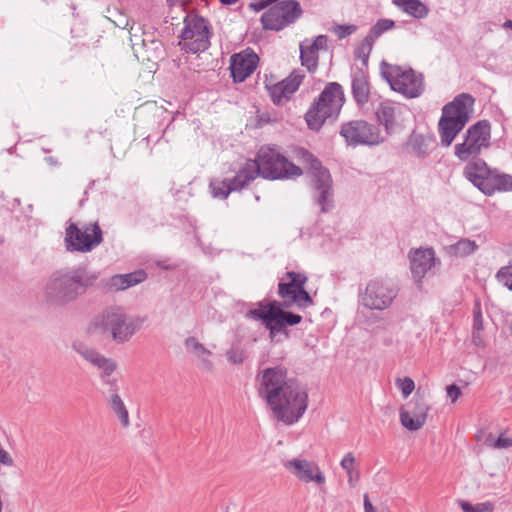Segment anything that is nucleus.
<instances>
[{
  "mask_svg": "<svg viewBox=\"0 0 512 512\" xmlns=\"http://www.w3.org/2000/svg\"><path fill=\"white\" fill-rule=\"evenodd\" d=\"M137 319L129 316L122 307L105 309L96 319L95 326L108 334L118 344L128 342L139 329Z\"/></svg>",
  "mask_w": 512,
  "mask_h": 512,
  "instance_id": "obj_9",
  "label": "nucleus"
},
{
  "mask_svg": "<svg viewBox=\"0 0 512 512\" xmlns=\"http://www.w3.org/2000/svg\"><path fill=\"white\" fill-rule=\"evenodd\" d=\"M146 278V272L139 269L131 273L117 274L110 277L106 286L111 291H122L143 282Z\"/></svg>",
  "mask_w": 512,
  "mask_h": 512,
  "instance_id": "obj_29",
  "label": "nucleus"
},
{
  "mask_svg": "<svg viewBox=\"0 0 512 512\" xmlns=\"http://www.w3.org/2000/svg\"><path fill=\"white\" fill-rule=\"evenodd\" d=\"M226 358L232 364H242L247 358V352L240 346H232L226 352Z\"/></svg>",
  "mask_w": 512,
  "mask_h": 512,
  "instance_id": "obj_36",
  "label": "nucleus"
},
{
  "mask_svg": "<svg viewBox=\"0 0 512 512\" xmlns=\"http://www.w3.org/2000/svg\"><path fill=\"white\" fill-rule=\"evenodd\" d=\"M435 263L432 248L418 249L410 255V269L415 278L422 279Z\"/></svg>",
  "mask_w": 512,
  "mask_h": 512,
  "instance_id": "obj_28",
  "label": "nucleus"
},
{
  "mask_svg": "<svg viewBox=\"0 0 512 512\" xmlns=\"http://www.w3.org/2000/svg\"><path fill=\"white\" fill-rule=\"evenodd\" d=\"M327 49V37L319 35L312 41L305 40L300 44V59L309 72H314L318 66L319 51Z\"/></svg>",
  "mask_w": 512,
  "mask_h": 512,
  "instance_id": "obj_24",
  "label": "nucleus"
},
{
  "mask_svg": "<svg viewBox=\"0 0 512 512\" xmlns=\"http://www.w3.org/2000/svg\"><path fill=\"white\" fill-rule=\"evenodd\" d=\"M179 46L188 53H199L210 46V26L208 21L197 15L184 18V28L180 35Z\"/></svg>",
  "mask_w": 512,
  "mask_h": 512,
  "instance_id": "obj_12",
  "label": "nucleus"
},
{
  "mask_svg": "<svg viewBox=\"0 0 512 512\" xmlns=\"http://www.w3.org/2000/svg\"><path fill=\"white\" fill-rule=\"evenodd\" d=\"M477 248L478 245L475 241L468 238H462L455 244L448 246L447 251L450 255L456 257H465L472 254Z\"/></svg>",
  "mask_w": 512,
  "mask_h": 512,
  "instance_id": "obj_31",
  "label": "nucleus"
},
{
  "mask_svg": "<svg viewBox=\"0 0 512 512\" xmlns=\"http://www.w3.org/2000/svg\"><path fill=\"white\" fill-rule=\"evenodd\" d=\"M259 58L254 52L234 54L231 58V75L235 82H243L256 69Z\"/></svg>",
  "mask_w": 512,
  "mask_h": 512,
  "instance_id": "obj_23",
  "label": "nucleus"
},
{
  "mask_svg": "<svg viewBox=\"0 0 512 512\" xmlns=\"http://www.w3.org/2000/svg\"><path fill=\"white\" fill-rule=\"evenodd\" d=\"M398 295V289L389 280L374 278L370 280L365 289L359 293V301L369 310L388 309Z\"/></svg>",
  "mask_w": 512,
  "mask_h": 512,
  "instance_id": "obj_14",
  "label": "nucleus"
},
{
  "mask_svg": "<svg viewBox=\"0 0 512 512\" xmlns=\"http://www.w3.org/2000/svg\"><path fill=\"white\" fill-rule=\"evenodd\" d=\"M374 42L375 41L367 35L354 51V57L361 60L363 66L365 67L368 66L369 56L372 51Z\"/></svg>",
  "mask_w": 512,
  "mask_h": 512,
  "instance_id": "obj_34",
  "label": "nucleus"
},
{
  "mask_svg": "<svg viewBox=\"0 0 512 512\" xmlns=\"http://www.w3.org/2000/svg\"><path fill=\"white\" fill-rule=\"evenodd\" d=\"M4 242L3 236L0 234V245Z\"/></svg>",
  "mask_w": 512,
  "mask_h": 512,
  "instance_id": "obj_55",
  "label": "nucleus"
},
{
  "mask_svg": "<svg viewBox=\"0 0 512 512\" xmlns=\"http://www.w3.org/2000/svg\"><path fill=\"white\" fill-rule=\"evenodd\" d=\"M305 75L301 70H294L287 78L272 85L267 86L270 97L274 104L280 105L287 102L291 96L298 90Z\"/></svg>",
  "mask_w": 512,
  "mask_h": 512,
  "instance_id": "obj_21",
  "label": "nucleus"
},
{
  "mask_svg": "<svg viewBox=\"0 0 512 512\" xmlns=\"http://www.w3.org/2000/svg\"><path fill=\"white\" fill-rule=\"evenodd\" d=\"M473 340L476 343V345H479V342H480L479 333H477L475 331L473 332Z\"/></svg>",
  "mask_w": 512,
  "mask_h": 512,
  "instance_id": "obj_53",
  "label": "nucleus"
},
{
  "mask_svg": "<svg viewBox=\"0 0 512 512\" xmlns=\"http://www.w3.org/2000/svg\"><path fill=\"white\" fill-rule=\"evenodd\" d=\"M446 391H447V396L451 399L452 403L456 402V400L461 395L460 388L455 384L447 386Z\"/></svg>",
  "mask_w": 512,
  "mask_h": 512,
  "instance_id": "obj_42",
  "label": "nucleus"
},
{
  "mask_svg": "<svg viewBox=\"0 0 512 512\" xmlns=\"http://www.w3.org/2000/svg\"><path fill=\"white\" fill-rule=\"evenodd\" d=\"M308 278L304 273L286 272L278 284V295L283 300L285 308L296 305L307 308L313 305V299L305 289Z\"/></svg>",
  "mask_w": 512,
  "mask_h": 512,
  "instance_id": "obj_13",
  "label": "nucleus"
},
{
  "mask_svg": "<svg viewBox=\"0 0 512 512\" xmlns=\"http://www.w3.org/2000/svg\"><path fill=\"white\" fill-rule=\"evenodd\" d=\"M397 385L405 398H407L415 389V383L410 377L397 379Z\"/></svg>",
  "mask_w": 512,
  "mask_h": 512,
  "instance_id": "obj_37",
  "label": "nucleus"
},
{
  "mask_svg": "<svg viewBox=\"0 0 512 512\" xmlns=\"http://www.w3.org/2000/svg\"><path fill=\"white\" fill-rule=\"evenodd\" d=\"M96 278L83 266L55 272L46 284V297L55 304L71 302L92 286Z\"/></svg>",
  "mask_w": 512,
  "mask_h": 512,
  "instance_id": "obj_2",
  "label": "nucleus"
},
{
  "mask_svg": "<svg viewBox=\"0 0 512 512\" xmlns=\"http://www.w3.org/2000/svg\"><path fill=\"white\" fill-rule=\"evenodd\" d=\"M343 87L337 82H329L317 99L313 101L305 114L307 125L312 130H319L326 119L336 118L344 105Z\"/></svg>",
  "mask_w": 512,
  "mask_h": 512,
  "instance_id": "obj_7",
  "label": "nucleus"
},
{
  "mask_svg": "<svg viewBox=\"0 0 512 512\" xmlns=\"http://www.w3.org/2000/svg\"><path fill=\"white\" fill-rule=\"evenodd\" d=\"M491 125L487 120H481L472 125L466 132L465 140L455 146V156L466 161L476 156L483 148L490 145Z\"/></svg>",
  "mask_w": 512,
  "mask_h": 512,
  "instance_id": "obj_18",
  "label": "nucleus"
},
{
  "mask_svg": "<svg viewBox=\"0 0 512 512\" xmlns=\"http://www.w3.org/2000/svg\"><path fill=\"white\" fill-rule=\"evenodd\" d=\"M279 0H258L249 4V8L255 12H259L267 7H271L276 4Z\"/></svg>",
  "mask_w": 512,
  "mask_h": 512,
  "instance_id": "obj_40",
  "label": "nucleus"
},
{
  "mask_svg": "<svg viewBox=\"0 0 512 512\" xmlns=\"http://www.w3.org/2000/svg\"><path fill=\"white\" fill-rule=\"evenodd\" d=\"M465 178L487 196L512 191V175L491 168L480 158H472L463 170Z\"/></svg>",
  "mask_w": 512,
  "mask_h": 512,
  "instance_id": "obj_6",
  "label": "nucleus"
},
{
  "mask_svg": "<svg viewBox=\"0 0 512 512\" xmlns=\"http://www.w3.org/2000/svg\"><path fill=\"white\" fill-rule=\"evenodd\" d=\"M364 510L365 512H376L367 494L364 495Z\"/></svg>",
  "mask_w": 512,
  "mask_h": 512,
  "instance_id": "obj_49",
  "label": "nucleus"
},
{
  "mask_svg": "<svg viewBox=\"0 0 512 512\" xmlns=\"http://www.w3.org/2000/svg\"><path fill=\"white\" fill-rule=\"evenodd\" d=\"M506 276L512 278V259L509 261L508 265L501 267L496 274V277L504 278Z\"/></svg>",
  "mask_w": 512,
  "mask_h": 512,
  "instance_id": "obj_45",
  "label": "nucleus"
},
{
  "mask_svg": "<svg viewBox=\"0 0 512 512\" xmlns=\"http://www.w3.org/2000/svg\"><path fill=\"white\" fill-rule=\"evenodd\" d=\"M494 448L503 449L512 447V438L505 437L501 434L492 444Z\"/></svg>",
  "mask_w": 512,
  "mask_h": 512,
  "instance_id": "obj_41",
  "label": "nucleus"
},
{
  "mask_svg": "<svg viewBox=\"0 0 512 512\" xmlns=\"http://www.w3.org/2000/svg\"><path fill=\"white\" fill-rule=\"evenodd\" d=\"M395 22L390 19H380L378 20L369 30V33L367 34L369 37H371L372 40H376L378 37L382 35V33L391 30L394 28Z\"/></svg>",
  "mask_w": 512,
  "mask_h": 512,
  "instance_id": "obj_35",
  "label": "nucleus"
},
{
  "mask_svg": "<svg viewBox=\"0 0 512 512\" xmlns=\"http://www.w3.org/2000/svg\"><path fill=\"white\" fill-rule=\"evenodd\" d=\"M285 469L304 483L314 482L323 485L326 477L317 463L302 458H293L283 462Z\"/></svg>",
  "mask_w": 512,
  "mask_h": 512,
  "instance_id": "obj_19",
  "label": "nucleus"
},
{
  "mask_svg": "<svg viewBox=\"0 0 512 512\" xmlns=\"http://www.w3.org/2000/svg\"><path fill=\"white\" fill-rule=\"evenodd\" d=\"M473 329L477 333H479L483 329V320L480 311L474 312Z\"/></svg>",
  "mask_w": 512,
  "mask_h": 512,
  "instance_id": "obj_44",
  "label": "nucleus"
},
{
  "mask_svg": "<svg viewBox=\"0 0 512 512\" xmlns=\"http://www.w3.org/2000/svg\"><path fill=\"white\" fill-rule=\"evenodd\" d=\"M474 98L467 93L459 94L442 109L438 123L439 135L443 146H450L457 134L470 119Z\"/></svg>",
  "mask_w": 512,
  "mask_h": 512,
  "instance_id": "obj_5",
  "label": "nucleus"
},
{
  "mask_svg": "<svg viewBox=\"0 0 512 512\" xmlns=\"http://www.w3.org/2000/svg\"><path fill=\"white\" fill-rule=\"evenodd\" d=\"M351 92L357 106L363 107L370 100V82L367 72L356 68L351 73Z\"/></svg>",
  "mask_w": 512,
  "mask_h": 512,
  "instance_id": "obj_27",
  "label": "nucleus"
},
{
  "mask_svg": "<svg viewBox=\"0 0 512 512\" xmlns=\"http://www.w3.org/2000/svg\"><path fill=\"white\" fill-rule=\"evenodd\" d=\"M238 0H220V2L223 4V5H233L237 2Z\"/></svg>",
  "mask_w": 512,
  "mask_h": 512,
  "instance_id": "obj_52",
  "label": "nucleus"
},
{
  "mask_svg": "<svg viewBox=\"0 0 512 512\" xmlns=\"http://www.w3.org/2000/svg\"><path fill=\"white\" fill-rule=\"evenodd\" d=\"M103 242V233L98 222L83 225L81 228L70 223L65 230V244L68 251L87 253Z\"/></svg>",
  "mask_w": 512,
  "mask_h": 512,
  "instance_id": "obj_15",
  "label": "nucleus"
},
{
  "mask_svg": "<svg viewBox=\"0 0 512 512\" xmlns=\"http://www.w3.org/2000/svg\"><path fill=\"white\" fill-rule=\"evenodd\" d=\"M45 161H46L49 165H51V166H56V165H58V161H57L54 157H51V156L46 157V158H45Z\"/></svg>",
  "mask_w": 512,
  "mask_h": 512,
  "instance_id": "obj_51",
  "label": "nucleus"
},
{
  "mask_svg": "<svg viewBox=\"0 0 512 512\" xmlns=\"http://www.w3.org/2000/svg\"><path fill=\"white\" fill-rule=\"evenodd\" d=\"M340 135L345 139L347 145L376 146L386 140V136L381 134L380 129L365 120H350L342 124Z\"/></svg>",
  "mask_w": 512,
  "mask_h": 512,
  "instance_id": "obj_17",
  "label": "nucleus"
},
{
  "mask_svg": "<svg viewBox=\"0 0 512 512\" xmlns=\"http://www.w3.org/2000/svg\"><path fill=\"white\" fill-rule=\"evenodd\" d=\"M460 506L463 512H475V506H473L471 503L467 501H461Z\"/></svg>",
  "mask_w": 512,
  "mask_h": 512,
  "instance_id": "obj_50",
  "label": "nucleus"
},
{
  "mask_svg": "<svg viewBox=\"0 0 512 512\" xmlns=\"http://www.w3.org/2000/svg\"><path fill=\"white\" fill-rule=\"evenodd\" d=\"M296 156L304 163L309 164L311 172V185L313 197L322 212H328L332 206V179L328 169L324 168L321 162L312 153L304 148L296 150Z\"/></svg>",
  "mask_w": 512,
  "mask_h": 512,
  "instance_id": "obj_10",
  "label": "nucleus"
},
{
  "mask_svg": "<svg viewBox=\"0 0 512 512\" xmlns=\"http://www.w3.org/2000/svg\"><path fill=\"white\" fill-rule=\"evenodd\" d=\"M347 476L350 487H355L360 478L359 470L355 469L350 472H347Z\"/></svg>",
  "mask_w": 512,
  "mask_h": 512,
  "instance_id": "obj_46",
  "label": "nucleus"
},
{
  "mask_svg": "<svg viewBox=\"0 0 512 512\" xmlns=\"http://www.w3.org/2000/svg\"><path fill=\"white\" fill-rule=\"evenodd\" d=\"M392 2L403 12L416 19H423L429 13L427 6L420 0H392Z\"/></svg>",
  "mask_w": 512,
  "mask_h": 512,
  "instance_id": "obj_30",
  "label": "nucleus"
},
{
  "mask_svg": "<svg viewBox=\"0 0 512 512\" xmlns=\"http://www.w3.org/2000/svg\"><path fill=\"white\" fill-rule=\"evenodd\" d=\"M184 345L188 352H191L198 358L202 359L207 366H211L210 361L204 358L205 356L210 355V351L207 350L195 337H188L185 340Z\"/></svg>",
  "mask_w": 512,
  "mask_h": 512,
  "instance_id": "obj_33",
  "label": "nucleus"
},
{
  "mask_svg": "<svg viewBox=\"0 0 512 512\" xmlns=\"http://www.w3.org/2000/svg\"><path fill=\"white\" fill-rule=\"evenodd\" d=\"M357 30V26L353 24L349 25H338L335 28V33L339 39H344L347 36L353 34Z\"/></svg>",
  "mask_w": 512,
  "mask_h": 512,
  "instance_id": "obj_38",
  "label": "nucleus"
},
{
  "mask_svg": "<svg viewBox=\"0 0 512 512\" xmlns=\"http://www.w3.org/2000/svg\"><path fill=\"white\" fill-rule=\"evenodd\" d=\"M428 411V404L422 399H417L413 402L411 410H400L401 424L410 431H417L425 424Z\"/></svg>",
  "mask_w": 512,
  "mask_h": 512,
  "instance_id": "obj_25",
  "label": "nucleus"
},
{
  "mask_svg": "<svg viewBox=\"0 0 512 512\" xmlns=\"http://www.w3.org/2000/svg\"><path fill=\"white\" fill-rule=\"evenodd\" d=\"M380 72L393 91L407 98H417L424 91L422 74L416 73L412 68L391 65L383 60L380 64Z\"/></svg>",
  "mask_w": 512,
  "mask_h": 512,
  "instance_id": "obj_11",
  "label": "nucleus"
},
{
  "mask_svg": "<svg viewBox=\"0 0 512 512\" xmlns=\"http://www.w3.org/2000/svg\"><path fill=\"white\" fill-rule=\"evenodd\" d=\"M243 167L232 178L213 179L209 187L214 198L226 199L231 192L240 191L250 184Z\"/></svg>",
  "mask_w": 512,
  "mask_h": 512,
  "instance_id": "obj_22",
  "label": "nucleus"
},
{
  "mask_svg": "<svg viewBox=\"0 0 512 512\" xmlns=\"http://www.w3.org/2000/svg\"><path fill=\"white\" fill-rule=\"evenodd\" d=\"M133 28L130 30V41L132 49L136 56L141 55L143 59L159 60L163 57V45L159 40H149L147 44L146 39H141L137 33H132Z\"/></svg>",
  "mask_w": 512,
  "mask_h": 512,
  "instance_id": "obj_26",
  "label": "nucleus"
},
{
  "mask_svg": "<svg viewBox=\"0 0 512 512\" xmlns=\"http://www.w3.org/2000/svg\"><path fill=\"white\" fill-rule=\"evenodd\" d=\"M0 464L7 466V467H11L14 465L13 458L5 449H2L0 451Z\"/></svg>",
  "mask_w": 512,
  "mask_h": 512,
  "instance_id": "obj_43",
  "label": "nucleus"
},
{
  "mask_svg": "<svg viewBox=\"0 0 512 512\" xmlns=\"http://www.w3.org/2000/svg\"><path fill=\"white\" fill-rule=\"evenodd\" d=\"M246 173V179L250 182L257 176L265 179H290L299 177L303 174L302 169L290 162L284 155L276 149L270 147H261L255 160H247L243 165Z\"/></svg>",
  "mask_w": 512,
  "mask_h": 512,
  "instance_id": "obj_3",
  "label": "nucleus"
},
{
  "mask_svg": "<svg viewBox=\"0 0 512 512\" xmlns=\"http://www.w3.org/2000/svg\"><path fill=\"white\" fill-rule=\"evenodd\" d=\"M504 27H505V28H510V29H512V20H507V21L504 23Z\"/></svg>",
  "mask_w": 512,
  "mask_h": 512,
  "instance_id": "obj_54",
  "label": "nucleus"
},
{
  "mask_svg": "<svg viewBox=\"0 0 512 512\" xmlns=\"http://www.w3.org/2000/svg\"><path fill=\"white\" fill-rule=\"evenodd\" d=\"M497 280L502 283L504 286H506L510 291H512V278L509 276H506L504 278L502 277H496Z\"/></svg>",
  "mask_w": 512,
  "mask_h": 512,
  "instance_id": "obj_48",
  "label": "nucleus"
},
{
  "mask_svg": "<svg viewBox=\"0 0 512 512\" xmlns=\"http://www.w3.org/2000/svg\"><path fill=\"white\" fill-rule=\"evenodd\" d=\"M284 307V303L276 300L261 301L258 303V308L249 310L245 316L248 319L262 321L271 337L279 333H285L288 337L286 327L299 324L302 321V316L285 311Z\"/></svg>",
  "mask_w": 512,
  "mask_h": 512,
  "instance_id": "obj_8",
  "label": "nucleus"
},
{
  "mask_svg": "<svg viewBox=\"0 0 512 512\" xmlns=\"http://www.w3.org/2000/svg\"><path fill=\"white\" fill-rule=\"evenodd\" d=\"M355 456L352 452H348L343 459L340 462V466L343 470L347 472H350L352 470H355Z\"/></svg>",
  "mask_w": 512,
  "mask_h": 512,
  "instance_id": "obj_39",
  "label": "nucleus"
},
{
  "mask_svg": "<svg viewBox=\"0 0 512 512\" xmlns=\"http://www.w3.org/2000/svg\"><path fill=\"white\" fill-rule=\"evenodd\" d=\"M257 391L278 421L296 423L308 407L307 390L295 378L288 377L285 367L264 369L257 375Z\"/></svg>",
  "mask_w": 512,
  "mask_h": 512,
  "instance_id": "obj_1",
  "label": "nucleus"
},
{
  "mask_svg": "<svg viewBox=\"0 0 512 512\" xmlns=\"http://www.w3.org/2000/svg\"><path fill=\"white\" fill-rule=\"evenodd\" d=\"M407 145L418 157H425L428 155V141L427 138L421 134L413 133L409 137Z\"/></svg>",
  "mask_w": 512,
  "mask_h": 512,
  "instance_id": "obj_32",
  "label": "nucleus"
},
{
  "mask_svg": "<svg viewBox=\"0 0 512 512\" xmlns=\"http://www.w3.org/2000/svg\"><path fill=\"white\" fill-rule=\"evenodd\" d=\"M375 114L377 121L384 126V136L387 137L394 133L396 127L404 122V116L408 114V110L400 104L386 100L379 104Z\"/></svg>",
  "mask_w": 512,
  "mask_h": 512,
  "instance_id": "obj_20",
  "label": "nucleus"
},
{
  "mask_svg": "<svg viewBox=\"0 0 512 512\" xmlns=\"http://www.w3.org/2000/svg\"><path fill=\"white\" fill-rule=\"evenodd\" d=\"M303 14L301 5L296 0H282L272 5L261 16L263 29L281 31L295 23Z\"/></svg>",
  "mask_w": 512,
  "mask_h": 512,
  "instance_id": "obj_16",
  "label": "nucleus"
},
{
  "mask_svg": "<svg viewBox=\"0 0 512 512\" xmlns=\"http://www.w3.org/2000/svg\"><path fill=\"white\" fill-rule=\"evenodd\" d=\"M493 504L490 502L480 503L475 506V512H492Z\"/></svg>",
  "mask_w": 512,
  "mask_h": 512,
  "instance_id": "obj_47",
  "label": "nucleus"
},
{
  "mask_svg": "<svg viewBox=\"0 0 512 512\" xmlns=\"http://www.w3.org/2000/svg\"><path fill=\"white\" fill-rule=\"evenodd\" d=\"M72 349L79 354L84 360L93 365L100 371L101 379L104 384L110 387L109 405L112 411L117 415L123 427H128L130 424L128 410L117 393L116 380H111L110 376L117 368V363L107 358L96 349L88 346L87 344L75 341L72 344Z\"/></svg>",
  "mask_w": 512,
  "mask_h": 512,
  "instance_id": "obj_4",
  "label": "nucleus"
}]
</instances>
